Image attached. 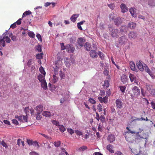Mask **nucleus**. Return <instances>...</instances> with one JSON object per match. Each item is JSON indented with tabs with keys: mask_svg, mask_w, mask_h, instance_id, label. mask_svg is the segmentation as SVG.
<instances>
[{
	"mask_svg": "<svg viewBox=\"0 0 155 155\" xmlns=\"http://www.w3.org/2000/svg\"><path fill=\"white\" fill-rule=\"evenodd\" d=\"M140 89L137 86H134L130 91V96L132 97H137L140 94Z\"/></svg>",
	"mask_w": 155,
	"mask_h": 155,
	"instance_id": "nucleus-1",
	"label": "nucleus"
},
{
	"mask_svg": "<svg viewBox=\"0 0 155 155\" xmlns=\"http://www.w3.org/2000/svg\"><path fill=\"white\" fill-rule=\"evenodd\" d=\"M139 130H140V132H138L137 133H135L136 134V139L137 140H139L140 139L142 138V139H145L146 140H147L148 139V137H146V134L145 133H144L143 135V136L142 137H141L140 135L139 134V133L140 132H141L143 130H142L140 128H139Z\"/></svg>",
	"mask_w": 155,
	"mask_h": 155,
	"instance_id": "nucleus-2",
	"label": "nucleus"
},
{
	"mask_svg": "<svg viewBox=\"0 0 155 155\" xmlns=\"http://www.w3.org/2000/svg\"><path fill=\"white\" fill-rule=\"evenodd\" d=\"M116 107L118 109H120L123 107V103L120 99H118L116 100Z\"/></svg>",
	"mask_w": 155,
	"mask_h": 155,
	"instance_id": "nucleus-3",
	"label": "nucleus"
},
{
	"mask_svg": "<svg viewBox=\"0 0 155 155\" xmlns=\"http://www.w3.org/2000/svg\"><path fill=\"white\" fill-rule=\"evenodd\" d=\"M137 65L138 68L140 71H144L145 66L143 65L141 61H137Z\"/></svg>",
	"mask_w": 155,
	"mask_h": 155,
	"instance_id": "nucleus-4",
	"label": "nucleus"
},
{
	"mask_svg": "<svg viewBox=\"0 0 155 155\" xmlns=\"http://www.w3.org/2000/svg\"><path fill=\"white\" fill-rule=\"evenodd\" d=\"M129 78L131 82H134V83H136L137 85H139L138 82L137 81V78L135 75L131 74H129Z\"/></svg>",
	"mask_w": 155,
	"mask_h": 155,
	"instance_id": "nucleus-5",
	"label": "nucleus"
},
{
	"mask_svg": "<svg viewBox=\"0 0 155 155\" xmlns=\"http://www.w3.org/2000/svg\"><path fill=\"white\" fill-rule=\"evenodd\" d=\"M118 33V29H113L111 32V35L113 38H117L119 36Z\"/></svg>",
	"mask_w": 155,
	"mask_h": 155,
	"instance_id": "nucleus-6",
	"label": "nucleus"
},
{
	"mask_svg": "<svg viewBox=\"0 0 155 155\" xmlns=\"http://www.w3.org/2000/svg\"><path fill=\"white\" fill-rule=\"evenodd\" d=\"M107 140L110 143H112L115 140L114 135L112 134H109L107 138Z\"/></svg>",
	"mask_w": 155,
	"mask_h": 155,
	"instance_id": "nucleus-7",
	"label": "nucleus"
},
{
	"mask_svg": "<svg viewBox=\"0 0 155 155\" xmlns=\"http://www.w3.org/2000/svg\"><path fill=\"white\" fill-rule=\"evenodd\" d=\"M98 99L101 103H104L106 104L108 101V97L106 96H105L103 98L101 97H98Z\"/></svg>",
	"mask_w": 155,
	"mask_h": 155,
	"instance_id": "nucleus-8",
	"label": "nucleus"
},
{
	"mask_svg": "<svg viewBox=\"0 0 155 155\" xmlns=\"http://www.w3.org/2000/svg\"><path fill=\"white\" fill-rule=\"evenodd\" d=\"M85 41V39L84 38H80L78 39V43L79 45L82 47L84 46V44Z\"/></svg>",
	"mask_w": 155,
	"mask_h": 155,
	"instance_id": "nucleus-9",
	"label": "nucleus"
},
{
	"mask_svg": "<svg viewBox=\"0 0 155 155\" xmlns=\"http://www.w3.org/2000/svg\"><path fill=\"white\" fill-rule=\"evenodd\" d=\"M137 33L132 31L130 32L129 35V37L130 38L135 39L137 37Z\"/></svg>",
	"mask_w": 155,
	"mask_h": 155,
	"instance_id": "nucleus-10",
	"label": "nucleus"
},
{
	"mask_svg": "<svg viewBox=\"0 0 155 155\" xmlns=\"http://www.w3.org/2000/svg\"><path fill=\"white\" fill-rule=\"evenodd\" d=\"M122 22V20L120 17H117L114 20V23L116 25H120Z\"/></svg>",
	"mask_w": 155,
	"mask_h": 155,
	"instance_id": "nucleus-11",
	"label": "nucleus"
},
{
	"mask_svg": "<svg viewBox=\"0 0 155 155\" xmlns=\"http://www.w3.org/2000/svg\"><path fill=\"white\" fill-rule=\"evenodd\" d=\"M45 75L39 74L38 76V80L40 82L43 81H45Z\"/></svg>",
	"mask_w": 155,
	"mask_h": 155,
	"instance_id": "nucleus-12",
	"label": "nucleus"
},
{
	"mask_svg": "<svg viewBox=\"0 0 155 155\" xmlns=\"http://www.w3.org/2000/svg\"><path fill=\"white\" fill-rule=\"evenodd\" d=\"M43 106L40 104L36 107L35 110L37 112L41 113L43 110Z\"/></svg>",
	"mask_w": 155,
	"mask_h": 155,
	"instance_id": "nucleus-13",
	"label": "nucleus"
},
{
	"mask_svg": "<svg viewBox=\"0 0 155 155\" xmlns=\"http://www.w3.org/2000/svg\"><path fill=\"white\" fill-rule=\"evenodd\" d=\"M127 40L125 36H123L119 39V42L120 44H123L126 42Z\"/></svg>",
	"mask_w": 155,
	"mask_h": 155,
	"instance_id": "nucleus-14",
	"label": "nucleus"
},
{
	"mask_svg": "<svg viewBox=\"0 0 155 155\" xmlns=\"http://www.w3.org/2000/svg\"><path fill=\"white\" fill-rule=\"evenodd\" d=\"M120 8L122 10V12L123 13L126 12L127 11V8L126 5L124 4H121Z\"/></svg>",
	"mask_w": 155,
	"mask_h": 155,
	"instance_id": "nucleus-15",
	"label": "nucleus"
},
{
	"mask_svg": "<svg viewBox=\"0 0 155 155\" xmlns=\"http://www.w3.org/2000/svg\"><path fill=\"white\" fill-rule=\"evenodd\" d=\"M79 16V15L78 14H74L73 15L71 18V21L73 22H74L76 20L77 18Z\"/></svg>",
	"mask_w": 155,
	"mask_h": 155,
	"instance_id": "nucleus-16",
	"label": "nucleus"
},
{
	"mask_svg": "<svg viewBox=\"0 0 155 155\" xmlns=\"http://www.w3.org/2000/svg\"><path fill=\"white\" fill-rule=\"evenodd\" d=\"M90 56L92 58H96L97 55L96 53L94 50H91L90 53Z\"/></svg>",
	"mask_w": 155,
	"mask_h": 155,
	"instance_id": "nucleus-17",
	"label": "nucleus"
},
{
	"mask_svg": "<svg viewBox=\"0 0 155 155\" xmlns=\"http://www.w3.org/2000/svg\"><path fill=\"white\" fill-rule=\"evenodd\" d=\"M130 68L133 71H135L136 69L134 63L133 61H130Z\"/></svg>",
	"mask_w": 155,
	"mask_h": 155,
	"instance_id": "nucleus-18",
	"label": "nucleus"
},
{
	"mask_svg": "<svg viewBox=\"0 0 155 155\" xmlns=\"http://www.w3.org/2000/svg\"><path fill=\"white\" fill-rule=\"evenodd\" d=\"M84 46L86 50L89 51L90 50V48L91 47V44L88 42H86Z\"/></svg>",
	"mask_w": 155,
	"mask_h": 155,
	"instance_id": "nucleus-19",
	"label": "nucleus"
},
{
	"mask_svg": "<svg viewBox=\"0 0 155 155\" xmlns=\"http://www.w3.org/2000/svg\"><path fill=\"white\" fill-rule=\"evenodd\" d=\"M135 10V9L134 8H131L129 9L131 15L134 17H136Z\"/></svg>",
	"mask_w": 155,
	"mask_h": 155,
	"instance_id": "nucleus-20",
	"label": "nucleus"
},
{
	"mask_svg": "<svg viewBox=\"0 0 155 155\" xmlns=\"http://www.w3.org/2000/svg\"><path fill=\"white\" fill-rule=\"evenodd\" d=\"M41 86L43 89L45 90L47 88V86L46 80L41 82Z\"/></svg>",
	"mask_w": 155,
	"mask_h": 155,
	"instance_id": "nucleus-21",
	"label": "nucleus"
},
{
	"mask_svg": "<svg viewBox=\"0 0 155 155\" xmlns=\"http://www.w3.org/2000/svg\"><path fill=\"white\" fill-rule=\"evenodd\" d=\"M113 146L111 144H109L107 146L106 148L107 150L109 151L110 153H114V151L112 149Z\"/></svg>",
	"mask_w": 155,
	"mask_h": 155,
	"instance_id": "nucleus-22",
	"label": "nucleus"
},
{
	"mask_svg": "<svg viewBox=\"0 0 155 155\" xmlns=\"http://www.w3.org/2000/svg\"><path fill=\"white\" fill-rule=\"evenodd\" d=\"M42 114L44 116L46 117H50L51 115V114L49 112L46 111H44Z\"/></svg>",
	"mask_w": 155,
	"mask_h": 155,
	"instance_id": "nucleus-23",
	"label": "nucleus"
},
{
	"mask_svg": "<svg viewBox=\"0 0 155 155\" xmlns=\"http://www.w3.org/2000/svg\"><path fill=\"white\" fill-rule=\"evenodd\" d=\"M32 61L31 59L29 60L27 63L28 66L29 67H31V69L34 70L35 68V67L34 66H31L32 64Z\"/></svg>",
	"mask_w": 155,
	"mask_h": 155,
	"instance_id": "nucleus-24",
	"label": "nucleus"
},
{
	"mask_svg": "<svg viewBox=\"0 0 155 155\" xmlns=\"http://www.w3.org/2000/svg\"><path fill=\"white\" fill-rule=\"evenodd\" d=\"M121 79L122 81L124 84L127 81V76L123 74L121 77Z\"/></svg>",
	"mask_w": 155,
	"mask_h": 155,
	"instance_id": "nucleus-25",
	"label": "nucleus"
},
{
	"mask_svg": "<svg viewBox=\"0 0 155 155\" xmlns=\"http://www.w3.org/2000/svg\"><path fill=\"white\" fill-rule=\"evenodd\" d=\"M148 4L150 6H155V0H149Z\"/></svg>",
	"mask_w": 155,
	"mask_h": 155,
	"instance_id": "nucleus-26",
	"label": "nucleus"
},
{
	"mask_svg": "<svg viewBox=\"0 0 155 155\" xmlns=\"http://www.w3.org/2000/svg\"><path fill=\"white\" fill-rule=\"evenodd\" d=\"M136 26V24L134 22L129 23L128 24V27L130 28L134 29Z\"/></svg>",
	"mask_w": 155,
	"mask_h": 155,
	"instance_id": "nucleus-27",
	"label": "nucleus"
},
{
	"mask_svg": "<svg viewBox=\"0 0 155 155\" xmlns=\"http://www.w3.org/2000/svg\"><path fill=\"white\" fill-rule=\"evenodd\" d=\"M127 27L125 26H122L120 30V32L121 33L122 35L123 34V32H127Z\"/></svg>",
	"mask_w": 155,
	"mask_h": 155,
	"instance_id": "nucleus-28",
	"label": "nucleus"
},
{
	"mask_svg": "<svg viewBox=\"0 0 155 155\" xmlns=\"http://www.w3.org/2000/svg\"><path fill=\"white\" fill-rule=\"evenodd\" d=\"M66 48H68L69 50H70L71 52H73L75 50L74 47H72V45L71 44H68L67 46H66Z\"/></svg>",
	"mask_w": 155,
	"mask_h": 155,
	"instance_id": "nucleus-29",
	"label": "nucleus"
},
{
	"mask_svg": "<svg viewBox=\"0 0 155 155\" xmlns=\"http://www.w3.org/2000/svg\"><path fill=\"white\" fill-rule=\"evenodd\" d=\"M58 128L60 131L61 132H64L66 130V129L62 125H58Z\"/></svg>",
	"mask_w": 155,
	"mask_h": 155,
	"instance_id": "nucleus-30",
	"label": "nucleus"
},
{
	"mask_svg": "<svg viewBox=\"0 0 155 155\" xmlns=\"http://www.w3.org/2000/svg\"><path fill=\"white\" fill-rule=\"evenodd\" d=\"M149 75L153 79H155V69H152Z\"/></svg>",
	"mask_w": 155,
	"mask_h": 155,
	"instance_id": "nucleus-31",
	"label": "nucleus"
},
{
	"mask_svg": "<svg viewBox=\"0 0 155 155\" xmlns=\"http://www.w3.org/2000/svg\"><path fill=\"white\" fill-rule=\"evenodd\" d=\"M109 85V83L108 80H105L104 81V83L103 85V86L104 88L107 89Z\"/></svg>",
	"mask_w": 155,
	"mask_h": 155,
	"instance_id": "nucleus-32",
	"label": "nucleus"
},
{
	"mask_svg": "<svg viewBox=\"0 0 155 155\" xmlns=\"http://www.w3.org/2000/svg\"><path fill=\"white\" fill-rule=\"evenodd\" d=\"M147 90L150 92V91L152 90V85L147 84L146 86Z\"/></svg>",
	"mask_w": 155,
	"mask_h": 155,
	"instance_id": "nucleus-33",
	"label": "nucleus"
},
{
	"mask_svg": "<svg viewBox=\"0 0 155 155\" xmlns=\"http://www.w3.org/2000/svg\"><path fill=\"white\" fill-rule=\"evenodd\" d=\"M56 75L54 74L53 76V79L52 80V82L53 83H56L58 80V77L56 76Z\"/></svg>",
	"mask_w": 155,
	"mask_h": 155,
	"instance_id": "nucleus-34",
	"label": "nucleus"
},
{
	"mask_svg": "<svg viewBox=\"0 0 155 155\" xmlns=\"http://www.w3.org/2000/svg\"><path fill=\"white\" fill-rule=\"evenodd\" d=\"M5 38L3 37L2 39H0V45H2L3 47H4L5 46Z\"/></svg>",
	"mask_w": 155,
	"mask_h": 155,
	"instance_id": "nucleus-35",
	"label": "nucleus"
},
{
	"mask_svg": "<svg viewBox=\"0 0 155 155\" xmlns=\"http://www.w3.org/2000/svg\"><path fill=\"white\" fill-rule=\"evenodd\" d=\"M39 70L40 72L42 74H44V75H45L46 72L45 71L43 68L41 66L39 68Z\"/></svg>",
	"mask_w": 155,
	"mask_h": 155,
	"instance_id": "nucleus-36",
	"label": "nucleus"
},
{
	"mask_svg": "<svg viewBox=\"0 0 155 155\" xmlns=\"http://www.w3.org/2000/svg\"><path fill=\"white\" fill-rule=\"evenodd\" d=\"M140 151L139 150H137V149H134L132 150V152L135 155H138L139 152H140Z\"/></svg>",
	"mask_w": 155,
	"mask_h": 155,
	"instance_id": "nucleus-37",
	"label": "nucleus"
},
{
	"mask_svg": "<svg viewBox=\"0 0 155 155\" xmlns=\"http://www.w3.org/2000/svg\"><path fill=\"white\" fill-rule=\"evenodd\" d=\"M87 149V147L86 146H83L78 148V150L79 151H84Z\"/></svg>",
	"mask_w": 155,
	"mask_h": 155,
	"instance_id": "nucleus-38",
	"label": "nucleus"
},
{
	"mask_svg": "<svg viewBox=\"0 0 155 155\" xmlns=\"http://www.w3.org/2000/svg\"><path fill=\"white\" fill-rule=\"evenodd\" d=\"M31 13V12L29 11L25 12L23 14L22 17H24L26 15H29Z\"/></svg>",
	"mask_w": 155,
	"mask_h": 155,
	"instance_id": "nucleus-39",
	"label": "nucleus"
},
{
	"mask_svg": "<svg viewBox=\"0 0 155 155\" xmlns=\"http://www.w3.org/2000/svg\"><path fill=\"white\" fill-rule=\"evenodd\" d=\"M115 17V15L113 13H111L109 15V18L110 20H114Z\"/></svg>",
	"mask_w": 155,
	"mask_h": 155,
	"instance_id": "nucleus-40",
	"label": "nucleus"
},
{
	"mask_svg": "<svg viewBox=\"0 0 155 155\" xmlns=\"http://www.w3.org/2000/svg\"><path fill=\"white\" fill-rule=\"evenodd\" d=\"M28 35L31 38H34L35 37V35L34 33L31 31L28 32Z\"/></svg>",
	"mask_w": 155,
	"mask_h": 155,
	"instance_id": "nucleus-41",
	"label": "nucleus"
},
{
	"mask_svg": "<svg viewBox=\"0 0 155 155\" xmlns=\"http://www.w3.org/2000/svg\"><path fill=\"white\" fill-rule=\"evenodd\" d=\"M99 57L102 59L103 60L104 58V54L101 52L99 51L98 53Z\"/></svg>",
	"mask_w": 155,
	"mask_h": 155,
	"instance_id": "nucleus-42",
	"label": "nucleus"
},
{
	"mask_svg": "<svg viewBox=\"0 0 155 155\" xmlns=\"http://www.w3.org/2000/svg\"><path fill=\"white\" fill-rule=\"evenodd\" d=\"M107 6L111 10H113L115 7V5L114 4H108Z\"/></svg>",
	"mask_w": 155,
	"mask_h": 155,
	"instance_id": "nucleus-43",
	"label": "nucleus"
},
{
	"mask_svg": "<svg viewBox=\"0 0 155 155\" xmlns=\"http://www.w3.org/2000/svg\"><path fill=\"white\" fill-rule=\"evenodd\" d=\"M68 132L71 134H72L74 133V131L71 128H68L67 129Z\"/></svg>",
	"mask_w": 155,
	"mask_h": 155,
	"instance_id": "nucleus-44",
	"label": "nucleus"
},
{
	"mask_svg": "<svg viewBox=\"0 0 155 155\" xmlns=\"http://www.w3.org/2000/svg\"><path fill=\"white\" fill-rule=\"evenodd\" d=\"M144 65L145 66V67L144 68V69H145V71L147 72L148 73V74H150L151 73V71H150V70L148 68V67L147 66H146L145 64H144Z\"/></svg>",
	"mask_w": 155,
	"mask_h": 155,
	"instance_id": "nucleus-45",
	"label": "nucleus"
},
{
	"mask_svg": "<svg viewBox=\"0 0 155 155\" xmlns=\"http://www.w3.org/2000/svg\"><path fill=\"white\" fill-rule=\"evenodd\" d=\"M32 145L35 147L37 146L38 148L39 147V145L38 144V142L36 141H33Z\"/></svg>",
	"mask_w": 155,
	"mask_h": 155,
	"instance_id": "nucleus-46",
	"label": "nucleus"
},
{
	"mask_svg": "<svg viewBox=\"0 0 155 155\" xmlns=\"http://www.w3.org/2000/svg\"><path fill=\"white\" fill-rule=\"evenodd\" d=\"M88 101L90 102V103L92 104H95L96 103V101L93 98H90L89 99Z\"/></svg>",
	"mask_w": 155,
	"mask_h": 155,
	"instance_id": "nucleus-47",
	"label": "nucleus"
},
{
	"mask_svg": "<svg viewBox=\"0 0 155 155\" xmlns=\"http://www.w3.org/2000/svg\"><path fill=\"white\" fill-rule=\"evenodd\" d=\"M61 144V142L59 141H55L54 142V145L56 147H59Z\"/></svg>",
	"mask_w": 155,
	"mask_h": 155,
	"instance_id": "nucleus-48",
	"label": "nucleus"
},
{
	"mask_svg": "<svg viewBox=\"0 0 155 155\" xmlns=\"http://www.w3.org/2000/svg\"><path fill=\"white\" fill-rule=\"evenodd\" d=\"M97 108L99 112H100L102 110V105L100 104H99L97 106Z\"/></svg>",
	"mask_w": 155,
	"mask_h": 155,
	"instance_id": "nucleus-49",
	"label": "nucleus"
},
{
	"mask_svg": "<svg viewBox=\"0 0 155 155\" xmlns=\"http://www.w3.org/2000/svg\"><path fill=\"white\" fill-rule=\"evenodd\" d=\"M5 38V41L7 43H9L11 41V40L10 39V38L8 37V36H6L5 37L4 36Z\"/></svg>",
	"mask_w": 155,
	"mask_h": 155,
	"instance_id": "nucleus-50",
	"label": "nucleus"
},
{
	"mask_svg": "<svg viewBox=\"0 0 155 155\" xmlns=\"http://www.w3.org/2000/svg\"><path fill=\"white\" fill-rule=\"evenodd\" d=\"M23 115L20 116H16L15 117L16 118L18 119L19 121H21L22 122V118L23 119Z\"/></svg>",
	"mask_w": 155,
	"mask_h": 155,
	"instance_id": "nucleus-51",
	"label": "nucleus"
},
{
	"mask_svg": "<svg viewBox=\"0 0 155 155\" xmlns=\"http://www.w3.org/2000/svg\"><path fill=\"white\" fill-rule=\"evenodd\" d=\"M36 50L38 51L39 52H41L42 51V49L41 48V47L39 45H38L36 47Z\"/></svg>",
	"mask_w": 155,
	"mask_h": 155,
	"instance_id": "nucleus-52",
	"label": "nucleus"
},
{
	"mask_svg": "<svg viewBox=\"0 0 155 155\" xmlns=\"http://www.w3.org/2000/svg\"><path fill=\"white\" fill-rule=\"evenodd\" d=\"M39 134L47 139L50 140L51 139L50 137H49L48 135H45L44 134L41 133H39Z\"/></svg>",
	"mask_w": 155,
	"mask_h": 155,
	"instance_id": "nucleus-53",
	"label": "nucleus"
},
{
	"mask_svg": "<svg viewBox=\"0 0 155 155\" xmlns=\"http://www.w3.org/2000/svg\"><path fill=\"white\" fill-rule=\"evenodd\" d=\"M75 133L78 135L81 136L82 135V133L81 131L76 130L75 131Z\"/></svg>",
	"mask_w": 155,
	"mask_h": 155,
	"instance_id": "nucleus-54",
	"label": "nucleus"
},
{
	"mask_svg": "<svg viewBox=\"0 0 155 155\" xmlns=\"http://www.w3.org/2000/svg\"><path fill=\"white\" fill-rule=\"evenodd\" d=\"M150 94L153 97H155V89H153L152 90L150 91Z\"/></svg>",
	"mask_w": 155,
	"mask_h": 155,
	"instance_id": "nucleus-55",
	"label": "nucleus"
},
{
	"mask_svg": "<svg viewBox=\"0 0 155 155\" xmlns=\"http://www.w3.org/2000/svg\"><path fill=\"white\" fill-rule=\"evenodd\" d=\"M41 113H39V112H37L35 114V116L36 117V119L37 120H40L41 119V117L40 116Z\"/></svg>",
	"mask_w": 155,
	"mask_h": 155,
	"instance_id": "nucleus-56",
	"label": "nucleus"
},
{
	"mask_svg": "<svg viewBox=\"0 0 155 155\" xmlns=\"http://www.w3.org/2000/svg\"><path fill=\"white\" fill-rule=\"evenodd\" d=\"M100 120L102 122H104L105 121V117L104 116V115H101L100 116Z\"/></svg>",
	"mask_w": 155,
	"mask_h": 155,
	"instance_id": "nucleus-57",
	"label": "nucleus"
},
{
	"mask_svg": "<svg viewBox=\"0 0 155 155\" xmlns=\"http://www.w3.org/2000/svg\"><path fill=\"white\" fill-rule=\"evenodd\" d=\"M58 68L57 65H56L55 67L54 68V73L55 75H56L58 74Z\"/></svg>",
	"mask_w": 155,
	"mask_h": 155,
	"instance_id": "nucleus-58",
	"label": "nucleus"
},
{
	"mask_svg": "<svg viewBox=\"0 0 155 155\" xmlns=\"http://www.w3.org/2000/svg\"><path fill=\"white\" fill-rule=\"evenodd\" d=\"M141 94L143 96L145 97L147 95V94L145 91H144L143 89H141Z\"/></svg>",
	"mask_w": 155,
	"mask_h": 155,
	"instance_id": "nucleus-59",
	"label": "nucleus"
},
{
	"mask_svg": "<svg viewBox=\"0 0 155 155\" xmlns=\"http://www.w3.org/2000/svg\"><path fill=\"white\" fill-rule=\"evenodd\" d=\"M120 91L123 92H124V91L126 89V87L125 86H121L120 87Z\"/></svg>",
	"mask_w": 155,
	"mask_h": 155,
	"instance_id": "nucleus-60",
	"label": "nucleus"
},
{
	"mask_svg": "<svg viewBox=\"0 0 155 155\" xmlns=\"http://www.w3.org/2000/svg\"><path fill=\"white\" fill-rule=\"evenodd\" d=\"M33 141L32 140L29 139L27 140V142L29 146L32 145Z\"/></svg>",
	"mask_w": 155,
	"mask_h": 155,
	"instance_id": "nucleus-61",
	"label": "nucleus"
},
{
	"mask_svg": "<svg viewBox=\"0 0 155 155\" xmlns=\"http://www.w3.org/2000/svg\"><path fill=\"white\" fill-rule=\"evenodd\" d=\"M61 46V50H62L65 49L66 48H67L64 45V44L63 43H60Z\"/></svg>",
	"mask_w": 155,
	"mask_h": 155,
	"instance_id": "nucleus-62",
	"label": "nucleus"
},
{
	"mask_svg": "<svg viewBox=\"0 0 155 155\" xmlns=\"http://www.w3.org/2000/svg\"><path fill=\"white\" fill-rule=\"evenodd\" d=\"M1 144L4 147H5V148H7L8 147V146L7 145V144L4 141H2V142Z\"/></svg>",
	"mask_w": 155,
	"mask_h": 155,
	"instance_id": "nucleus-63",
	"label": "nucleus"
},
{
	"mask_svg": "<svg viewBox=\"0 0 155 155\" xmlns=\"http://www.w3.org/2000/svg\"><path fill=\"white\" fill-rule=\"evenodd\" d=\"M115 155H123V153L120 151H117L115 153Z\"/></svg>",
	"mask_w": 155,
	"mask_h": 155,
	"instance_id": "nucleus-64",
	"label": "nucleus"
}]
</instances>
